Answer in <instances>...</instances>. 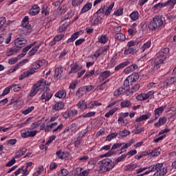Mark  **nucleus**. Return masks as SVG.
<instances>
[{"instance_id": "20e7f679", "label": "nucleus", "mask_w": 176, "mask_h": 176, "mask_svg": "<svg viewBox=\"0 0 176 176\" xmlns=\"http://www.w3.org/2000/svg\"><path fill=\"white\" fill-rule=\"evenodd\" d=\"M163 25V16H155L153 18V20L150 21L148 24V28L150 30H157L160 27Z\"/></svg>"}, {"instance_id": "864d4df0", "label": "nucleus", "mask_w": 176, "mask_h": 176, "mask_svg": "<svg viewBox=\"0 0 176 176\" xmlns=\"http://www.w3.org/2000/svg\"><path fill=\"white\" fill-rule=\"evenodd\" d=\"M153 94H155V91H150L147 94H144V97L146 100H148V98L152 99L153 98Z\"/></svg>"}, {"instance_id": "2f4dec72", "label": "nucleus", "mask_w": 176, "mask_h": 176, "mask_svg": "<svg viewBox=\"0 0 176 176\" xmlns=\"http://www.w3.org/2000/svg\"><path fill=\"white\" fill-rule=\"evenodd\" d=\"M69 22H65L63 23L61 26L59 27L58 31V32H64L68 28V26L69 25Z\"/></svg>"}, {"instance_id": "37998d69", "label": "nucleus", "mask_w": 176, "mask_h": 176, "mask_svg": "<svg viewBox=\"0 0 176 176\" xmlns=\"http://www.w3.org/2000/svg\"><path fill=\"white\" fill-rule=\"evenodd\" d=\"M21 56L19 55L17 56V57L12 58L8 60V63L11 65L16 64L19 60H20Z\"/></svg>"}, {"instance_id": "7ed1b4c3", "label": "nucleus", "mask_w": 176, "mask_h": 176, "mask_svg": "<svg viewBox=\"0 0 176 176\" xmlns=\"http://www.w3.org/2000/svg\"><path fill=\"white\" fill-rule=\"evenodd\" d=\"M98 172L102 174V173H107V171L112 170L115 167V162L111 159H104L100 161L98 163Z\"/></svg>"}, {"instance_id": "3c124183", "label": "nucleus", "mask_w": 176, "mask_h": 176, "mask_svg": "<svg viewBox=\"0 0 176 176\" xmlns=\"http://www.w3.org/2000/svg\"><path fill=\"white\" fill-rule=\"evenodd\" d=\"M116 111H118V107H116L111 110H110L109 112H107L105 114V118H109V116H112V115H113L115 113V112H116Z\"/></svg>"}, {"instance_id": "6e6d98bb", "label": "nucleus", "mask_w": 176, "mask_h": 176, "mask_svg": "<svg viewBox=\"0 0 176 176\" xmlns=\"http://www.w3.org/2000/svg\"><path fill=\"white\" fill-rule=\"evenodd\" d=\"M12 129V126H0V133H6L7 131H9Z\"/></svg>"}, {"instance_id": "9d476101", "label": "nucleus", "mask_w": 176, "mask_h": 176, "mask_svg": "<svg viewBox=\"0 0 176 176\" xmlns=\"http://www.w3.org/2000/svg\"><path fill=\"white\" fill-rule=\"evenodd\" d=\"M41 12V8H39V6L34 5L32 7V8L30 9L28 13L30 16H36Z\"/></svg>"}, {"instance_id": "c756f323", "label": "nucleus", "mask_w": 176, "mask_h": 176, "mask_svg": "<svg viewBox=\"0 0 176 176\" xmlns=\"http://www.w3.org/2000/svg\"><path fill=\"white\" fill-rule=\"evenodd\" d=\"M149 118H151V114L150 113H148V114H146V115H142V116L138 118L136 120H135V122H143V120H147V119H149Z\"/></svg>"}, {"instance_id": "393cba45", "label": "nucleus", "mask_w": 176, "mask_h": 176, "mask_svg": "<svg viewBox=\"0 0 176 176\" xmlns=\"http://www.w3.org/2000/svg\"><path fill=\"white\" fill-rule=\"evenodd\" d=\"M92 6L93 4L91 3H87L81 9L80 13H86V12H89V10L91 9Z\"/></svg>"}, {"instance_id": "13d9d810", "label": "nucleus", "mask_w": 176, "mask_h": 176, "mask_svg": "<svg viewBox=\"0 0 176 176\" xmlns=\"http://www.w3.org/2000/svg\"><path fill=\"white\" fill-rule=\"evenodd\" d=\"M69 113L70 115V118H74V116H76V115H78V110L73 109L72 110H69Z\"/></svg>"}, {"instance_id": "dca6fc26", "label": "nucleus", "mask_w": 176, "mask_h": 176, "mask_svg": "<svg viewBox=\"0 0 176 176\" xmlns=\"http://www.w3.org/2000/svg\"><path fill=\"white\" fill-rule=\"evenodd\" d=\"M8 27V23H6V18L1 17L0 18V30L5 31Z\"/></svg>"}, {"instance_id": "680f3d73", "label": "nucleus", "mask_w": 176, "mask_h": 176, "mask_svg": "<svg viewBox=\"0 0 176 176\" xmlns=\"http://www.w3.org/2000/svg\"><path fill=\"white\" fill-rule=\"evenodd\" d=\"M125 157H127V155H126V154L122 155L121 156L118 157L116 160V163H119L120 162H122V160H124Z\"/></svg>"}, {"instance_id": "5701e85b", "label": "nucleus", "mask_w": 176, "mask_h": 176, "mask_svg": "<svg viewBox=\"0 0 176 176\" xmlns=\"http://www.w3.org/2000/svg\"><path fill=\"white\" fill-rule=\"evenodd\" d=\"M19 51L20 49H17L16 47L11 48L6 52V56H8V57H10V56H13V54L19 53Z\"/></svg>"}, {"instance_id": "ddd939ff", "label": "nucleus", "mask_w": 176, "mask_h": 176, "mask_svg": "<svg viewBox=\"0 0 176 176\" xmlns=\"http://www.w3.org/2000/svg\"><path fill=\"white\" fill-rule=\"evenodd\" d=\"M63 69L62 67H57L55 69V73H54V76L57 79H60V78H63Z\"/></svg>"}, {"instance_id": "2eb2a0df", "label": "nucleus", "mask_w": 176, "mask_h": 176, "mask_svg": "<svg viewBox=\"0 0 176 176\" xmlns=\"http://www.w3.org/2000/svg\"><path fill=\"white\" fill-rule=\"evenodd\" d=\"M164 111V108L163 107H160L154 111L155 120H157L159 116H160L163 113Z\"/></svg>"}, {"instance_id": "6e6552de", "label": "nucleus", "mask_w": 176, "mask_h": 176, "mask_svg": "<svg viewBox=\"0 0 176 176\" xmlns=\"http://www.w3.org/2000/svg\"><path fill=\"white\" fill-rule=\"evenodd\" d=\"M14 45L18 49H21V47L27 45V40L23 38H18L14 41Z\"/></svg>"}, {"instance_id": "4468645a", "label": "nucleus", "mask_w": 176, "mask_h": 176, "mask_svg": "<svg viewBox=\"0 0 176 176\" xmlns=\"http://www.w3.org/2000/svg\"><path fill=\"white\" fill-rule=\"evenodd\" d=\"M128 78L130 80L131 85H133L134 82H137V80L140 79V75H138V73H133L131 75L129 76Z\"/></svg>"}, {"instance_id": "4d7b16f0", "label": "nucleus", "mask_w": 176, "mask_h": 176, "mask_svg": "<svg viewBox=\"0 0 176 176\" xmlns=\"http://www.w3.org/2000/svg\"><path fill=\"white\" fill-rule=\"evenodd\" d=\"M37 93H38V91L33 86L32 88V90L30 91V92L29 94V96L30 97H34V96H36Z\"/></svg>"}, {"instance_id": "c03bdc74", "label": "nucleus", "mask_w": 176, "mask_h": 176, "mask_svg": "<svg viewBox=\"0 0 176 176\" xmlns=\"http://www.w3.org/2000/svg\"><path fill=\"white\" fill-rule=\"evenodd\" d=\"M39 49V45L34 46L30 51H29L28 54L29 56H34L35 53L38 52V50Z\"/></svg>"}, {"instance_id": "c85d7f7f", "label": "nucleus", "mask_w": 176, "mask_h": 176, "mask_svg": "<svg viewBox=\"0 0 176 176\" xmlns=\"http://www.w3.org/2000/svg\"><path fill=\"white\" fill-rule=\"evenodd\" d=\"M34 45H35V43L26 46L25 48L23 49L22 52L23 53L21 54L19 56L21 57V58H22V57H24V56H25L27 54V52H28V50L32 47L34 46Z\"/></svg>"}, {"instance_id": "f3484780", "label": "nucleus", "mask_w": 176, "mask_h": 176, "mask_svg": "<svg viewBox=\"0 0 176 176\" xmlns=\"http://www.w3.org/2000/svg\"><path fill=\"white\" fill-rule=\"evenodd\" d=\"M167 122L166 117H160L157 122L155 124V127H160V126H164Z\"/></svg>"}, {"instance_id": "cd10ccee", "label": "nucleus", "mask_w": 176, "mask_h": 176, "mask_svg": "<svg viewBox=\"0 0 176 176\" xmlns=\"http://www.w3.org/2000/svg\"><path fill=\"white\" fill-rule=\"evenodd\" d=\"M27 149L25 148V147H23L16 153L15 157H21V156H23V155H25Z\"/></svg>"}, {"instance_id": "8fccbe9b", "label": "nucleus", "mask_w": 176, "mask_h": 176, "mask_svg": "<svg viewBox=\"0 0 176 176\" xmlns=\"http://www.w3.org/2000/svg\"><path fill=\"white\" fill-rule=\"evenodd\" d=\"M98 42L99 43H107L108 42V37L107 36H102L98 38Z\"/></svg>"}, {"instance_id": "a211bd4d", "label": "nucleus", "mask_w": 176, "mask_h": 176, "mask_svg": "<svg viewBox=\"0 0 176 176\" xmlns=\"http://www.w3.org/2000/svg\"><path fill=\"white\" fill-rule=\"evenodd\" d=\"M82 69V67H79V65L76 63L74 65H71V71L69 74H76L78 71H80Z\"/></svg>"}, {"instance_id": "a19ab883", "label": "nucleus", "mask_w": 176, "mask_h": 176, "mask_svg": "<svg viewBox=\"0 0 176 176\" xmlns=\"http://www.w3.org/2000/svg\"><path fill=\"white\" fill-rule=\"evenodd\" d=\"M118 137V133H112L107 136L106 140L107 141H112L114 138Z\"/></svg>"}, {"instance_id": "4c0bfd02", "label": "nucleus", "mask_w": 176, "mask_h": 176, "mask_svg": "<svg viewBox=\"0 0 176 176\" xmlns=\"http://www.w3.org/2000/svg\"><path fill=\"white\" fill-rule=\"evenodd\" d=\"M97 88L99 89V90H107L108 89V85H107V81H104L103 82L100 83L97 86Z\"/></svg>"}, {"instance_id": "bb28decb", "label": "nucleus", "mask_w": 176, "mask_h": 176, "mask_svg": "<svg viewBox=\"0 0 176 176\" xmlns=\"http://www.w3.org/2000/svg\"><path fill=\"white\" fill-rule=\"evenodd\" d=\"M78 38H79V32H76L74 34H73L72 35V37L67 41V43H71L72 42H74V41H76Z\"/></svg>"}, {"instance_id": "423d86ee", "label": "nucleus", "mask_w": 176, "mask_h": 176, "mask_svg": "<svg viewBox=\"0 0 176 176\" xmlns=\"http://www.w3.org/2000/svg\"><path fill=\"white\" fill-rule=\"evenodd\" d=\"M133 90L132 89H128L126 87H120L117 90L114 91V96L118 97V96H120L122 94H125V96H131V94H133Z\"/></svg>"}, {"instance_id": "7c9ffc66", "label": "nucleus", "mask_w": 176, "mask_h": 176, "mask_svg": "<svg viewBox=\"0 0 176 176\" xmlns=\"http://www.w3.org/2000/svg\"><path fill=\"white\" fill-rule=\"evenodd\" d=\"M151 43L150 41H148L146 43H144L143 45L140 47V52H145L146 49H149L151 47Z\"/></svg>"}, {"instance_id": "338daca9", "label": "nucleus", "mask_w": 176, "mask_h": 176, "mask_svg": "<svg viewBox=\"0 0 176 176\" xmlns=\"http://www.w3.org/2000/svg\"><path fill=\"white\" fill-rule=\"evenodd\" d=\"M176 3V0H168L165 3L166 6H174Z\"/></svg>"}, {"instance_id": "f8f14e48", "label": "nucleus", "mask_w": 176, "mask_h": 176, "mask_svg": "<svg viewBox=\"0 0 176 176\" xmlns=\"http://www.w3.org/2000/svg\"><path fill=\"white\" fill-rule=\"evenodd\" d=\"M135 69H138V65L133 64L131 66L127 67L124 69V74H131V72H133V71H135Z\"/></svg>"}, {"instance_id": "f704fd0d", "label": "nucleus", "mask_w": 176, "mask_h": 176, "mask_svg": "<svg viewBox=\"0 0 176 176\" xmlns=\"http://www.w3.org/2000/svg\"><path fill=\"white\" fill-rule=\"evenodd\" d=\"M41 124H42V120L32 123L29 128V130H34V129H36L37 127H38V126H41Z\"/></svg>"}, {"instance_id": "1a4fd4ad", "label": "nucleus", "mask_w": 176, "mask_h": 176, "mask_svg": "<svg viewBox=\"0 0 176 176\" xmlns=\"http://www.w3.org/2000/svg\"><path fill=\"white\" fill-rule=\"evenodd\" d=\"M33 87L38 91H43L45 90V80L42 79L37 83L33 85Z\"/></svg>"}, {"instance_id": "ea45409f", "label": "nucleus", "mask_w": 176, "mask_h": 176, "mask_svg": "<svg viewBox=\"0 0 176 176\" xmlns=\"http://www.w3.org/2000/svg\"><path fill=\"white\" fill-rule=\"evenodd\" d=\"M135 52H136L135 48L129 47V49H126V50H124V54H125V56H127L129 54L135 53Z\"/></svg>"}, {"instance_id": "bf43d9fd", "label": "nucleus", "mask_w": 176, "mask_h": 176, "mask_svg": "<svg viewBox=\"0 0 176 176\" xmlns=\"http://www.w3.org/2000/svg\"><path fill=\"white\" fill-rule=\"evenodd\" d=\"M69 174L68 170L63 168L59 173V176H67Z\"/></svg>"}, {"instance_id": "4be33fe9", "label": "nucleus", "mask_w": 176, "mask_h": 176, "mask_svg": "<svg viewBox=\"0 0 176 176\" xmlns=\"http://www.w3.org/2000/svg\"><path fill=\"white\" fill-rule=\"evenodd\" d=\"M138 166L137 164H129L124 166V171H134L135 168Z\"/></svg>"}, {"instance_id": "f257e3e1", "label": "nucleus", "mask_w": 176, "mask_h": 176, "mask_svg": "<svg viewBox=\"0 0 176 176\" xmlns=\"http://www.w3.org/2000/svg\"><path fill=\"white\" fill-rule=\"evenodd\" d=\"M170 53V49L168 47L162 49L157 54L155 60L151 62V69L154 71H157L162 64H163L167 54Z\"/></svg>"}, {"instance_id": "f03ea898", "label": "nucleus", "mask_w": 176, "mask_h": 176, "mask_svg": "<svg viewBox=\"0 0 176 176\" xmlns=\"http://www.w3.org/2000/svg\"><path fill=\"white\" fill-rule=\"evenodd\" d=\"M154 176H164L167 174V167L164 166L163 163H157L153 164L148 168V170L144 174H149V173H154Z\"/></svg>"}, {"instance_id": "b1692460", "label": "nucleus", "mask_w": 176, "mask_h": 176, "mask_svg": "<svg viewBox=\"0 0 176 176\" xmlns=\"http://www.w3.org/2000/svg\"><path fill=\"white\" fill-rule=\"evenodd\" d=\"M130 63H131L130 60H127L125 62L122 63L121 64L118 65L115 67L116 71H119L120 69L124 68V67H127V65H129Z\"/></svg>"}, {"instance_id": "a18cd8bd", "label": "nucleus", "mask_w": 176, "mask_h": 176, "mask_svg": "<svg viewBox=\"0 0 176 176\" xmlns=\"http://www.w3.org/2000/svg\"><path fill=\"white\" fill-rule=\"evenodd\" d=\"M122 108H129L131 105V102L130 100H124L120 104Z\"/></svg>"}, {"instance_id": "5fc2aeb1", "label": "nucleus", "mask_w": 176, "mask_h": 176, "mask_svg": "<svg viewBox=\"0 0 176 176\" xmlns=\"http://www.w3.org/2000/svg\"><path fill=\"white\" fill-rule=\"evenodd\" d=\"M84 0H72V6L76 7L82 4Z\"/></svg>"}, {"instance_id": "aec40b11", "label": "nucleus", "mask_w": 176, "mask_h": 176, "mask_svg": "<svg viewBox=\"0 0 176 176\" xmlns=\"http://www.w3.org/2000/svg\"><path fill=\"white\" fill-rule=\"evenodd\" d=\"M55 97L56 98H65L67 97V91L60 90L55 94Z\"/></svg>"}, {"instance_id": "69168bd1", "label": "nucleus", "mask_w": 176, "mask_h": 176, "mask_svg": "<svg viewBox=\"0 0 176 176\" xmlns=\"http://www.w3.org/2000/svg\"><path fill=\"white\" fill-rule=\"evenodd\" d=\"M29 75H31L28 71L23 72L20 76L19 79L20 80L24 79V78H28Z\"/></svg>"}, {"instance_id": "0e129e2a", "label": "nucleus", "mask_w": 176, "mask_h": 176, "mask_svg": "<svg viewBox=\"0 0 176 176\" xmlns=\"http://www.w3.org/2000/svg\"><path fill=\"white\" fill-rule=\"evenodd\" d=\"M109 49V47L106 46L104 47L100 48L98 50L100 53V54H105L107 53V51Z\"/></svg>"}, {"instance_id": "9b49d317", "label": "nucleus", "mask_w": 176, "mask_h": 176, "mask_svg": "<svg viewBox=\"0 0 176 176\" xmlns=\"http://www.w3.org/2000/svg\"><path fill=\"white\" fill-rule=\"evenodd\" d=\"M111 76V72L109 71H104L103 72H101L99 78L100 83H102L105 79H108Z\"/></svg>"}, {"instance_id": "e2e57ef3", "label": "nucleus", "mask_w": 176, "mask_h": 176, "mask_svg": "<svg viewBox=\"0 0 176 176\" xmlns=\"http://www.w3.org/2000/svg\"><path fill=\"white\" fill-rule=\"evenodd\" d=\"M136 99L138 100V101H144L146 99L145 98V94H139L136 96Z\"/></svg>"}, {"instance_id": "6ab92c4d", "label": "nucleus", "mask_w": 176, "mask_h": 176, "mask_svg": "<svg viewBox=\"0 0 176 176\" xmlns=\"http://www.w3.org/2000/svg\"><path fill=\"white\" fill-rule=\"evenodd\" d=\"M77 107L79 109H81V111H85V109H87V104H86V102L85 100H80L77 104Z\"/></svg>"}, {"instance_id": "72a5a7b5", "label": "nucleus", "mask_w": 176, "mask_h": 176, "mask_svg": "<svg viewBox=\"0 0 176 176\" xmlns=\"http://www.w3.org/2000/svg\"><path fill=\"white\" fill-rule=\"evenodd\" d=\"M129 16L133 21H135L136 20H138L140 17V13H138L137 11H134Z\"/></svg>"}, {"instance_id": "603ef678", "label": "nucleus", "mask_w": 176, "mask_h": 176, "mask_svg": "<svg viewBox=\"0 0 176 176\" xmlns=\"http://www.w3.org/2000/svg\"><path fill=\"white\" fill-rule=\"evenodd\" d=\"M34 109H35V107L34 106H32L30 107H28L25 110L23 111L22 113L23 115H28V113L32 112V111H34Z\"/></svg>"}, {"instance_id": "49530a36", "label": "nucleus", "mask_w": 176, "mask_h": 176, "mask_svg": "<svg viewBox=\"0 0 176 176\" xmlns=\"http://www.w3.org/2000/svg\"><path fill=\"white\" fill-rule=\"evenodd\" d=\"M113 6H115V4L113 3L109 6V8L107 7V10H104V11L106 10L104 13L106 16H109L111 14V10L113 9Z\"/></svg>"}, {"instance_id": "a878e982", "label": "nucleus", "mask_w": 176, "mask_h": 176, "mask_svg": "<svg viewBox=\"0 0 176 176\" xmlns=\"http://www.w3.org/2000/svg\"><path fill=\"white\" fill-rule=\"evenodd\" d=\"M118 135V138H124V137H127V135H130V131H127L126 129H124L123 131H119L117 133Z\"/></svg>"}, {"instance_id": "58836bf2", "label": "nucleus", "mask_w": 176, "mask_h": 176, "mask_svg": "<svg viewBox=\"0 0 176 176\" xmlns=\"http://www.w3.org/2000/svg\"><path fill=\"white\" fill-rule=\"evenodd\" d=\"M43 170H44L43 166L42 165L39 166L36 169V172L33 173V176H38L42 173V171H43Z\"/></svg>"}, {"instance_id": "09e8293b", "label": "nucleus", "mask_w": 176, "mask_h": 176, "mask_svg": "<svg viewBox=\"0 0 176 176\" xmlns=\"http://www.w3.org/2000/svg\"><path fill=\"white\" fill-rule=\"evenodd\" d=\"M56 155L59 159H64L67 157V155H65V152H62L61 151H57Z\"/></svg>"}, {"instance_id": "de8ad7c7", "label": "nucleus", "mask_w": 176, "mask_h": 176, "mask_svg": "<svg viewBox=\"0 0 176 176\" xmlns=\"http://www.w3.org/2000/svg\"><path fill=\"white\" fill-rule=\"evenodd\" d=\"M57 124V122H54L50 125H47L45 128V131H50V130H52V129H54V127H56Z\"/></svg>"}, {"instance_id": "052dcab7", "label": "nucleus", "mask_w": 176, "mask_h": 176, "mask_svg": "<svg viewBox=\"0 0 176 176\" xmlns=\"http://www.w3.org/2000/svg\"><path fill=\"white\" fill-rule=\"evenodd\" d=\"M10 90H12V87L10 85L9 87H7L3 91V94L1 96H6L7 94H9L10 93Z\"/></svg>"}, {"instance_id": "c9c22d12", "label": "nucleus", "mask_w": 176, "mask_h": 176, "mask_svg": "<svg viewBox=\"0 0 176 176\" xmlns=\"http://www.w3.org/2000/svg\"><path fill=\"white\" fill-rule=\"evenodd\" d=\"M176 82V77H169L166 79V83L167 85V86H170V85H173L174 83H175Z\"/></svg>"}, {"instance_id": "39448f33", "label": "nucleus", "mask_w": 176, "mask_h": 176, "mask_svg": "<svg viewBox=\"0 0 176 176\" xmlns=\"http://www.w3.org/2000/svg\"><path fill=\"white\" fill-rule=\"evenodd\" d=\"M21 25L23 27L22 31L24 35H30L32 32L31 29V25L28 23V16H25L22 20Z\"/></svg>"}, {"instance_id": "0eeeda50", "label": "nucleus", "mask_w": 176, "mask_h": 176, "mask_svg": "<svg viewBox=\"0 0 176 176\" xmlns=\"http://www.w3.org/2000/svg\"><path fill=\"white\" fill-rule=\"evenodd\" d=\"M42 65H43V63H42V61L41 60H37L32 64L31 68L28 71L29 72L30 75H34V74L36 72V69H39V68H41Z\"/></svg>"}, {"instance_id": "e433bc0d", "label": "nucleus", "mask_w": 176, "mask_h": 176, "mask_svg": "<svg viewBox=\"0 0 176 176\" xmlns=\"http://www.w3.org/2000/svg\"><path fill=\"white\" fill-rule=\"evenodd\" d=\"M115 39H118V41H123L126 39V36L122 33H116L115 34Z\"/></svg>"}, {"instance_id": "412c9836", "label": "nucleus", "mask_w": 176, "mask_h": 176, "mask_svg": "<svg viewBox=\"0 0 176 176\" xmlns=\"http://www.w3.org/2000/svg\"><path fill=\"white\" fill-rule=\"evenodd\" d=\"M64 107H65V105L64 104V102H58L52 107V109H54L55 111H60L63 109Z\"/></svg>"}, {"instance_id": "79ce46f5", "label": "nucleus", "mask_w": 176, "mask_h": 176, "mask_svg": "<svg viewBox=\"0 0 176 176\" xmlns=\"http://www.w3.org/2000/svg\"><path fill=\"white\" fill-rule=\"evenodd\" d=\"M10 86L11 89H13L14 91H20V90H21V85L20 84H12Z\"/></svg>"}, {"instance_id": "473e14b6", "label": "nucleus", "mask_w": 176, "mask_h": 176, "mask_svg": "<svg viewBox=\"0 0 176 176\" xmlns=\"http://www.w3.org/2000/svg\"><path fill=\"white\" fill-rule=\"evenodd\" d=\"M85 94H86V89H85V87L79 88L76 92V96L78 97H82Z\"/></svg>"}, {"instance_id": "774afa93", "label": "nucleus", "mask_w": 176, "mask_h": 176, "mask_svg": "<svg viewBox=\"0 0 176 176\" xmlns=\"http://www.w3.org/2000/svg\"><path fill=\"white\" fill-rule=\"evenodd\" d=\"M94 115H96V112L90 111L85 115H82V118H91V116H94Z\"/></svg>"}]
</instances>
